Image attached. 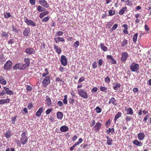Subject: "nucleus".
<instances>
[{
	"mask_svg": "<svg viewBox=\"0 0 151 151\" xmlns=\"http://www.w3.org/2000/svg\"><path fill=\"white\" fill-rule=\"evenodd\" d=\"M20 141L23 145L25 144L27 141V132H23L22 134Z\"/></svg>",
	"mask_w": 151,
	"mask_h": 151,
	"instance_id": "obj_1",
	"label": "nucleus"
},
{
	"mask_svg": "<svg viewBox=\"0 0 151 151\" xmlns=\"http://www.w3.org/2000/svg\"><path fill=\"white\" fill-rule=\"evenodd\" d=\"M24 61L25 62V64L20 63V70H23L26 69L29 65L30 63L29 59L28 58H25Z\"/></svg>",
	"mask_w": 151,
	"mask_h": 151,
	"instance_id": "obj_2",
	"label": "nucleus"
},
{
	"mask_svg": "<svg viewBox=\"0 0 151 151\" xmlns=\"http://www.w3.org/2000/svg\"><path fill=\"white\" fill-rule=\"evenodd\" d=\"M130 68L132 71L137 72L139 70V66L138 64L134 63L131 64Z\"/></svg>",
	"mask_w": 151,
	"mask_h": 151,
	"instance_id": "obj_3",
	"label": "nucleus"
},
{
	"mask_svg": "<svg viewBox=\"0 0 151 151\" xmlns=\"http://www.w3.org/2000/svg\"><path fill=\"white\" fill-rule=\"evenodd\" d=\"M78 94L82 98L86 99L88 98V95L86 92L83 89H80L77 91Z\"/></svg>",
	"mask_w": 151,
	"mask_h": 151,
	"instance_id": "obj_4",
	"label": "nucleus"
},
{
	"mask_svg": "<svg viewBox=\"0 0 151 151\" xmlns=\"http://www.w3.org/2000/svg\"><path fill=\"white\" fill-rule=\"evenodd\" d=\"M50 76H47L46 77H44L42 82L43 86L46 87L50 83Z\"/></svg>",
	"mask_w": 151,
	"mask_h": 151,
	"instance_id": "obj_5",
	"label": "nucleus"
},
{
	"mask_svg": "<svg viewBox=\"0 0 151 151\" xmlns=\"http://www.w3.org/2000/svg\"><path fill=\"white\" fill-rule=\"evenodd\" d=\"M12 66V62L11 60H9L4 64V68L5 70L10 69Z\"/></svg>",
	"mask_w": 151,
	"mask_h": 151,
	"instance_id": "obj_6",
	"label": "nucleus"
},
{
	"mask_svg": "<svg viewBox=\"0 0 151 151\" xmlns=\"http://www.w3.org/2000/svg\"><path fill=\"white\" fill-rule=\"evenodd\" d=\"M24 21L29 26L35 27L36 26V23L34 22L32 20H29L26 17H24Z\"/></svg>",
	"mask_w": 151,
	"mask_h": 151,
	"instance_id": "obj_7",
	"label": "nucleus"
},
{
	"mask_svg": "<svg viewBox=\"0 0 151 151\" xmlns=\"http://www.w3.org/2000/svg\"><path fill=\"white\" fill-rule=\"evenodd\" d=\"M60 61L61 64L63 66H65L67 65V59L65 56L62 55L61 56Z\"/></svg>",
	"mask_w": 151,
	"mask_h": 151,
	"instance_id": "obj_8",
	"label": "nucleus"
},
{
	"mask_svg": "<svg viewBox=\"0 0 151 151\" xmlns=\"http://www.w3.org/2000/svg\"><path fill=\"white\" fill-rule=\"evenodd\" d=\"M128 56V54L127 52H122L121 58V62L122 63L124 62L127 60Z\"/></svg>",
	"mask_w": 151,
	"mask_h": 151,
	"instance_id": "obj_9",
	"label": "nucleus"
},
{
	"mask_svg": "<svg viewBox=\"0 0 151 151\" xmlns=\"http://www.w3.org/2000/svg\"><path fill=\"white\" fill-rule=\"evenodd\" d=\"M106 59L109 61V62L111 64H115L116 63V61L113 58L111 55H107L106 57Z\"/></svg>",
	"mask_w": 151,
	"mask_h": 151,
	"instance_id": "obj_10",
	"label": "nucleus"
},
{
	"mask_svg": "<svg viewBox=\"0 0 151 151\" xmlns=\"http://www.w3.org/2000/svg\"><path fill=\"white\" fill-rule=\"evenodd\" d=\"M25 52L29 55L34 54L35 53V50L30 47L27 48L25 50Z\"/></svg>",
	"mask_w": 151,
	"mask_h": 151,
	"instance_id": "obj_11",
	"label": "nucleus"
},
{
	"mask_svg": "<svg viewBox=\"0 0 151 151\" xmlns=\"http://www.w3.org/2000/svg\"><path fill=\"white\" fill-rule=\"evenodd\" d=\"M3 89L6 91V93L7 94L11 95L14 94V93L13 91L10 90L9 88L5 86H4L3 87Z\"/></svg>",
	"mask_w": 151,
	"mask_h": 151,
	"instance_id": "obj_12",
	"label": "nucleus"
},
{
	"mask_svg": "<svg viewBox=\"0 0 151 151\" xmlns=\"http://www.w3.org/2000/svg\"><path fill=\"white\" fill-rule=\"evenodd\" d=\"M101 126V123L99 122H97L94 127L95 131L96 132H98L100 129Z\"/></svg>",
	"mask_w": 151,
	"mask_h": 151,
	"instance_id": "obj_13",
	"label": "nucleus"
},
{
	"mask_svg": "<svg viewBox=\"0 0 151 151\" xmlns=\"http://www.w3.org/2000/svg\"><path fill=\"white\" fill-rule=\"evenodd\" d=\"M39 1L40 4L45 7L47 8L48 7V4L45 0H39Z\"/></svg>",
	"mask_w": 151,
	"mask_h": 151,
	"instance_id": "obj_14",
	"label": "nucleus"
},
{
	"mask_svg": "<svg viewBox=\"0 0 151 151\" xmlns=\"http://www.w3.org/2000/svg\"><path fill=\"white\" fill-rule=\"evenodd\" d=\"M54 40L56 43L60 42H64L65 41V39L63 38L59 37L54 38Z\"/></svg>",
	"mask_w": 151,
	"mask_h": 151,
	"instance_id": "obj_15",
	"label": "nucleus"
},
{
	"mask_svg": "<svg viewBox=\"0 0 151 151\" xmlns=\"http://www.w3.org/2000/svg\"><path fill=\"white\" fill-rule=\"evenodd\" d=\"M138 139L139 140H142L145 137V134L142 132H140L137 134Z\"/></svg>",
	"mask_w": 151,
	"mask_h": 151,
	"instance_id": "obj_16",
	"label": "nucleus"
},
{
	"mask_svg": "<svg viewBox=\"0 0 151 151\" xmlns=\"http://www.w3.org/2000/svg\"><path fill=\"white\" fill-rule=\"evenodd\" d=\"M60 130L62 132H65L69 130V128L67 126H63L60 127Z\"/></svg>",
	"mask_w": 151,
	"mask_h": 151,
	"instance_id": "obj_17",
	"label": "nucleus"
},
{
	"mask_svg": "<svg viewBox=\"0 0 151 151\" xmlns=\"http://www.w3.org/2000/svg\"><path fill=\"white\" fill-rule=\"evenodd\" d=\"M133 143L135 145L139 147L142 146V143L141 142H139L137 140H134Z\"/></svg>",
	"mask_w": 151,
	"mask_h": 151,
	"instance_id": "obj_18",
	"label": "nucleus"
},
{
	"mask_svg": "<svg viewBox=\"0 0 151 151\" xmlns=\"http://www.w3.org/2000/svg\"><path fill=\"white\" fill-rule=\"evenodd\" d=\"M116 100L114 97H112L111 99H109V104H113V105H116Z\"/></svg>",
	"mask_w": 151,
	"mask_h": 151,
	"instance_id": "obj_19",
	"label": "nucleus"
},
{
	"mask_svg": "<svg viewBox=\"0 0 151 151\" xmlns=\"http://www.w3.org/2000/svg\"><path fill=\"white\" fill-rule=\"evenodd\" d=\"M9 102L10 99H2L0 100V104L2 105L6 103H9Z\"/></svg>",
	"mask_w": 151,
	"mask_h": 151,
	"instance_id": "obj_20",
	"label": "nucleus"
},
{
	"mask_svg": "<svg viewBox=\"0 0 151 151\" xmlns=\"http://www.w3.org/2000/svg\"><path fill=\"white\" fill-rule=\"evenodd\" d=\"M0 83L3 85H5L7 83L6 81L4 80L2 76H0Z\"/></svg>",
	"mask_w": 151,
	"mask_h": 151,
	"instance_id": "obj_21",
	"label": "nucleus"
},
{
	"mask_svg": "<svg viewBox=\"0 0 151 151\" xmlns=\"http://www.w3.org/2000/svg\"><path fill=\"white\" fill-rule=\"evenodd\" d=\"M54 48L56 52L58 53V54H60L62 51L61 49L58 46L56 45H54Z\"/></svg>",
	"mask_w": 151,
	"mask_h": 151,
	"instance_id": "obj_22",
	"label": "nucleus"
},
{
	"mask_svg": "<svg viewBox=\"0 0 151 151\" xmlns=\"http://www.w3.org/2000/svg\"><path fill=\"white\" fill-rule=\"evenodd\" d=\"M43 110V108L42 107H40L39 109L36 112V115L37 116H40L41 114V113L42 112Z\"/></svg>",
	"mask_w": 151,
	"mask_h": 151,
	"instance_id": "obj_23",
	"label": "nucleus"
},
{
	"mask_svg": "<svg viewBox=\"0 0 151 151\" xmlns=\"http://www.w3.org/2000/svg\"><path fill=\"white\" fill-rule=\"evenodd\" d=\"M45 72H44L42 74V76L43 77H45L49 75V72L48 69L46 68L45 69Z\"/></svg>",
	"mask_w": 151,
	"mask_h": 151,
	"instance_id": "obj_24",
	"label": "nucleus"
},
{
	"mask_svg": "<svg viewBox=\"0 0 151 151\" xmlns=\"http://www.w3.org/2000/svg\"><path fill=\"white\" fill-rule=\"evenodd\" d=\"M5 137L7 138H9L12 135L11 132L10 131H7L5 134Z\"/></svg>",
	"mask_w": 151,
	"mask_h": 151,
	"instance_id": "obj_25",
	"label": "nucleus"
},
{
	"mask_svg": "<svg viewBox=\"0 0 151 151\" xmlns=\"http://www.w3.org/2000/svg\"><path fill=\"white\" fill-rule=\"evenodd\" d=\"M101 48L104 51H106L108 50V48L104 46L103 44L101 43L100 45Z\"/></svg>",
	"mask_w": 151,
	"mask_h": 151,
	"instance_id": "obj_26",
	"label": "nucleus"
},
{
	"mask_svg": "<svg viewBox=\"0 0 151 151\" xmlns=\"http://www.w3.org/2000/svg\"><path fill=\"white\" fill-rule=\"evenodd\" d=\"M49 14V12L48 11H46L44 12L41 13L39 15L40 17L42 19L44 16L46 15H47Z\"/></svg>",
	"mask_w": 151,
	"mask_h": 151,
	"instance_id": "obj_27",
	"label": "nucleus"
},
{
	"mask_svg": "<svg viewBox=\"0 0 151 151\" xmlns=\"http://www.w3.org/2000/svg\"><path fill=\"white\" fill-rule=\"evenodd\" d=\"M106 138L107 139V143L108 145H111L112 144V140L111 139L110 137H109L108 136L106 137Z\"/></svg>",
	"mask_w": 151,
	"mask_h": 151,
	"instance_id": "obj_28",
	"label": "nucleus"
},
{
	"mask_svg": "<svg viewBox=\"0 0 151 151\" xmlns=\"http://www.w3.org/2000/svg\"><path fill=\"white\" fill-rule=\"evenodd\" d=\"M127 8L126 7L123 8L119 12V14L120 15H123L125 11L126 10Z\"/></svg>",
	"mask_w": 151,
	"mask_h": 151,
	"instance_id": "obj_29",
	"label": "nucleus"
},
{
	"mask_svg": "<svg viewBox=\"0 0 151 151\" xmlns=\"http://www.w3.org/2000/svg\"><path fill=\"white\" fill-rule=\"evenodd\" d=\"M57 116L58 119H61L63 117V114L61 112H58L57 114Z\"/></svg>",
	"mask_w": 151,
	"mask_h": 151,
	"instance_id": "obj_30",
	"label": "nucleus"
},
{
	"mask_svg": "<svg viewBox=\"0 0 151 151\" xmlns=\"http://www.w3.org/2000/svg\"><path fill=\"white\" fill-rule=\"evenodd\" d=\"M127 114L132 115L133 114V110L131 108H128L127 110Z\"/></svg>",
	"mask_w": 151,
	"mask_h": 151,
	"instance_id": "obj_31",
	"label": "nucleus"
},
{
	"mask_svg": "<svg viewBox=\"0 0 151 151\" xmlns=\"http://www.w3.org/2000/svg\"><path fill=\"white\" fill-rule=\"evenodd\" d=\"M37 10L39 12H42L45 11V9L42 8L40 6H38L37 7Z\"/></svg>",
	"mask_w": 151,
	"mask_h": 151,
	"instance_id": "obj_32",
	"label": "nucleus"
},
{
	"mask_svg": "<svg viewBox=\"0 0 151 151\" xmlns=\"http://www.w3.org/2000/svg\"><path fill=\"white\" fill-rule=\"evenodd\" d=\"M30 32V30L27 28H25L23 32V34L24 36H27L29 33Z\"/></svg>",
	"mask_w": 151,
	"mask_h": 151,
	"instance_id": "obj_33",
	"label": "nucleus"
},
{
	"mask_svg": "<svg viewBox=\"0 0 151 151\" xmlns=\"http://www.w3.org/2000/svg\"><path fill=\"white\" fill-rule=\"evenodd\" d=\"M121 85L119 83H116L115 86L113 87V88L114 90H118V88H119L121 86Z\"/></svg>",
	"mask_w": 151,
	"mask_h": 151,
	"instance_id": "obj_34",
	"label": "nucleus"
},
{
	"mask_svg": "<svg viewBox=\"0 0 151 151\" xmlns=\"http://www.w3.org/2000/svg\"><path fill=\"white\" fill-rule=\"evenodd\" d=\"M122 113L121 112H119L116 114L115 115L114 118V120L116 121L117 120V119L119 118L121 116Z\"/></svg>",
	"mask_w": 151,
	"mask_h": 151,
	"instance_id": "obj_35",
	"label": "nucleus"
},
{
	"mask_svg": "<svg viewBox=\"0 0 151 151\" xmlns=\"http://www.w3.org/2000/svg\"><path fill=\"white\" fill-rule=\"evenodd\" d=\"M127 41L125 39H124L121 44V46L124 47L125 46H126L127 45Z\"/></svg>",
	"mask_w": 151,
	"mask_h": 151,
	"instance_id": "obj_36",
	"label": "nucleus"
},
{
	"mask_svg": "<svg viewBox=\"0 0 151 151\" xmlns=\"http://www.w3.org/2000/svg\"><path fill=\"white\" fill-rule=\"evenodd\" d=\"M1 36L4 37L6 39H7L8 37V33L7 32H3L1 34Z\"/></svg>",
	"mask_w": 151,
	"mask_h": 151,
	"instance_id": "obj_37",
	"label": "nucleus"
},
{
	"mask_svg": "<svg viewBox=\"0 0 151 151\" xmlns=\"http://www.w3.org/2000/svg\"><path fill=\"white\" fill-rule=\"evenodd\" d=\"M46 101L47 103V106L49 107L51 104V100L49 98H47L46 100Z\"/></svg>",
	"mask_w": 151,
	"mask_h": 151,
	"instance_id": "obj_38",
	"label": "nucleus"
},
{
	"mask_svg": "<svg viewBox=\"0 0 151 151\" xmlns=\"http://www.w3.org/2000/svg\"><path fill=\"white\" fill-rule=\"evenodd\" d=\"M13 68L14 69H19L20 70V63H18L15 65L13 66Z\"/></svg>",
	"mask_w": 151,
	"mask_h": 151,
	"instance_id": "obj_39",
	"label": "nucleus"
},
{
	"mask_svg": "<svg viewBox=\"0 0 151 151\" xmlns=\"http://www.w3.org/2000/svg\"><path fill=\"white\" fill-rule=\"evenodd\" d=\"M63 34V32L61 31H58L55 34V36H62Z\"/></svg>",
	"mask_w": 151,
	"mask_h": 151,
	"instance_id": "obj_40",
	"label": "nucleus"
},
{
	"mask_svg": "<svg viewBox=\"0 0 151 151\" xmlns=\"http://www.w3.org/2000/svg\"><path fill=\"white\" fill-rule=\"evenodd\" d=\"M124 2L128 6H131L133 4L129 0H127Z\"/></svg>",
	"mask_w": 151,
	"mask_h": 151,
	"instance_id": "obj_41",
	"label": "nucleus"
},
{
	"mask_svg": "<svg viewBox=\"0 0 151 151\" xmlns=\"http://www.w3.org/2000/svg\"><path fill=\"white\" fill-rule=\"evenodd\" d=\"M79 42L78 41H77L74 43L73 46V47L76 48H77L79 46Z\"/></svg>",
	"mask_w": 151,
	"mask_h": 151,
	"instance_id": "obj_42",
	"label": "nucleus"
},
{
	"mask_svg": "<svg viewBox=\"0 0 151 151\" xmlns=\"http://www.w3.org/2000/svg\"><path fill=\"white\" fill-rule=\"evenodd\" d=\"M67 97L68 96L67 95H65L64 96V99L63 100V103L65 104H66L67 103Z\"/></svg>",
	"mask_w": 151,
	"mask_h": 151,
	"instance_id": "obj_43",
	"label": "nucleus"
},
{
	"mask_svg": "<svg viewBox=\"0 0 151 151\" xmlns=\"http://www.w3.org/2000/svg\"><path fill=\"white\" fill-rule=\"evenodd\" d=\"M95 110L97 113H100L101 112L102 109L99 107L97 106Z\"/></svg>",
	"mask_w": 151,
	"mask_h": 151,
	"instance_id": "obj_44",
	"label": "nucleus"
},
{
	"mask_svg": "<svg viewBox=\"0 0 151 151\" xmlns=\"http://www.w3.org/2000/svg\"><path fill=\"white\" fill-rule=\"evenodd\" d=\"M138 34L137 33H136L134 36L133 38V40L134 42H136L137 40V37Z\"/></svg>",
	"mask_w": 151,
	"mask_h": 151,
	"instance_id": "obj_45",
	"label": "nucleus"
},
{
	"mask_svg": "<svg viewBox=\"0 0 151 151\" xmlns=\"http://www.w3.org/2000/svg\"><path fill=\"white\" fill-rule=\"evenodd\" d=\"M4 15V17L6 18H8L10 17V13L9 12L5 13Z\"/></svg>",
	"mask_w": 151,
	"mask_h": 151,
	"instance_id": "obj_46",
	"label": "nucleus"
},
{
	"mask_svg": "<svg viewBox=\"0 0 151 151\" xmlns=\"http://www.w3.org/2000/svg\"><path fill=\"white\" fill-rule=\"evenodd\" d=\"M112 22H110L106 24V27L109 28L112 26Z\"/></svg>",
	"mask_w": 151,
	"mask_h": 151,
	"instance_id": "obj_47",
	"label": "nucleus"
},
{
	"mask_svg": "<svg viewBox=\"0 0 151 151\" xmlns=\"http://www.w3.org/2000/svg\"><path fill=\"white\" fill-rule=\"evenodd\" d=\"M117 27H118V24H115L111 28L110 30H111V31H113V30L117 28Z\"/></svg>",
	"mask_w": 151,
	"mask_h": 151,
	"instance_id": "obj_48",
	"label": "nucleus"
},
{
	"mask_svg": "<svg viewBox=\"0 0 151 151\" xmlns=\"http://www.w3.org/2000/svg\"><path fill=\"white\" fill-rule=\"evenodd\" d=\"M107 89V88L105 87L100 86V90L101 91H106Z\"/></svg>",
	"mask_w": 151,
	"mask_h": 151,
	"instance_id": "obj_49",
	"label": "nucleus"
},
{
	"mask_svg": "<svg viewBox=\"0 0 151 151\" xmlns=\"http://www.w3.org/2000/svg\"><path fill=\"white\" fill-rule=\"evenodd\" d=\"M52 109L51 108L50 109H47L45 113L47 115L49 114L52 111Z\"/></svg>",
	"mask_w": 151,
	"mask_h": 151,
	"instance_id": "obj_50",
	"label": "nucleus"
},
{
	"mask_svg": "<svg viewBox=\"0 0 151 151\" xmlns=\"http://www.w3.org/2000/svg\"><path fill=\"white\" fill-rule=\"evenodd\" d=\"M93 68L95 69L97 67V63L96 61H94L92 64Z\"/></svg>",
	"mask_w": 151,
	"mask_h": 151,
	"instance_id": "obj_51",
	"label": "nucleus"
},
{
	"mask_svg": "<svg viewBox=\"0 0 151 151\" xmlns=\"http://www.w3.org/2000/svg\"><path fill=\"white\" fill-rule=\"evenodd\" d=\"M105 81L106 83H109L110 82V80L108 77H107L105 78Z\"/></svg>",
	"mask_w": 151,
	"mask_h": 151,
	"instance_id": "obj_52",
	"label": "nucleus"
},
{
	"mask_svg": "<svg viewBox=\"0 0 151 151\" xmlns=\"http://www.w3.org/2000/svg\"><path fill=\"white\" fill-rule=\"evenodd\" d=\"M114 14V12H113L112 10H109V15L110 16H112Z\"/></svg>",
	"mask_w": 151,
	"mask_h": 151,
	"instance_id": "obj_53",
	"label": "nucleus"
},
{
	"mask_svg": "<svg viewBox=\"0 0 151 151\" xmlns=\"http://www.w3.org/2000/svg\"><path fill=\"white\" fill-rule=\"evenodd\" d=\"M85 81V79L84 77H82L80 78L78 82V83H81V82H83V81Z\"/></svg>",
	"mask_w": 151,
	"mask_h": 151,
	"instance_id": "obj_54",
	"label": "nucleus"
},
{
	"mask_svg": "<svg viewBox=\"0 0 151 151\" xmlns=\"http://www.w3.org/2000/svg\"><path fill=\"white\" fill-rule=\"evenodd\" d=\"M150 117V115L149 114H147L145 117L144 119H143V121L146 122L147 121V119Z\"/></svg>",
	"mask_w": 151,
	"mask_h": 151,
	"instance_id": "obj_55",
	"label": "nucleus"
},
{
	"mask_svg": "<svg viewBox=\"0 0 151 151\" xmlns=\"http://www.w3.org/2000/svg\"><path fill=\"white\" fill-rule=\"evenodd\" d=\"M50 19L49 17H46L45 18H44L42 19V22H46L48 21Z\"/></svg>",
	"mask_w": 151,
	"mask_h": 151,
	"instance_id": "obj_56",
	"label": "nucleus"
},
{
	"mask_svg": "<svg viewBox=\"0 0 151 151\" xmlns=\"http://www.w3.org/2000/svg\"><path fill=\"white\" fill-rule=\"evenodd\" d=\"M132 119L131 117L130 116H127L125 118V120L127 122L131 121Z\"/></svg>",
	"mask_w": 151,
	"mask_h": 151,
	"instance_id": "obj_57",
	"label": "nucleus"
},
{
	"mask_svg": "<svg viewBox=\"0 0 151 151\" xmlns=\"http://www.w3.org/2000/svg\"><path fill=\"white\" fill-rule=\"evenodd\" d=\"M6 94V91L4 89L1 92H0V94L1 96H3L5 95Z\"/></svg>",
	"mask_w": 151,
	"mask_h": 151,
	"instance_id": "obj_58",
	"label": "nucleus"
},
{
	"mask_svg": "<svg viewBox=\"0 0 151 151\" xmlns=\"http://www.w3.org/2000/svg\"><path fill=\"white\" fill-rule=\"evenodd\" d=\"M103 62V60L101 59H100L99 60L98 62V65L100 66L102 64Z\"/></svg>",
	"mask_w": 151,
	"mask_h": 151,
	"instance_id": "obj_59",
	"label": "nucleus"
},
{
	"mask_svg": "<svg viewBox=\"0 0 151 151\" xmlns=\"http://www.w3.org/2000/svg\"><path fill=\"white\" fill-rule=\"evenodd\" d=\"M30 3L32 5H34L35 4V0H29Z\"/></svg>",
	"mask_w": 151,
	"mask_h": 151,
	"instance_id": "obj_60",
	"label": "nucleus"
},
{
	"mask_svg": "<svg viewBox=\"0 0 151 151\" xmlns=\"http://www.w3.org/2000/svg\"><path fill=\"white\" fill-rule=\"evenodd\" d=\"M12 30L16 33L18 32V31L16 28L14 27V26H13L12 28Z\"/></svg>",
	"mask_w": 151,
	"mask_h": 151,
	"instance_id": "obj_61",
	"label": "nucleus"
},
{
	"mask_svg": "<svg viewBox=\"0 0 151 151\" xmlns=\"http://www.w3.org/2000/svg\"><path fill=\"white\" fill-rule=\"evenodd\" d=\"M33 105L32 104L29 103L28 104V108L29 109H31L33 107Z\"/></svg>",
	"mask_w": 151,
	"mask_h": 151,
	"instance_id": "obj_62",
	"label": "nucleus"
},
{
	"mask_svg": "<svg viewBox=\"0 0 151 151\" xmlns=\"http://www.w3.org/2000/svg\"><path fill=\"white\" fill-rule=\"evenodd\" d=\"M58 104L60 107L62 106L63 105V102L61 101H58Z\"/></svg>",
	"mask_w": 151,
	"mask_h": 151,
	"instance_id": "obj_63",
	"label": "nucleus"
},
{
	"mask_svg": "<svg viewBox=\"0 0 151 151\" xmlns=\"http://www.w3.org/2000/svg\"><path fill=\"white\" fill-rule=\"evenodd\" d=\"M14 42V40L13 39H11L8 41V43L9 44H12Z\"/></svg>",
	"mask_w": 151,
	"mask_h": 151,
	"instance_id": "obj_64",
	"label": "nucleus"
}]
</instances>
